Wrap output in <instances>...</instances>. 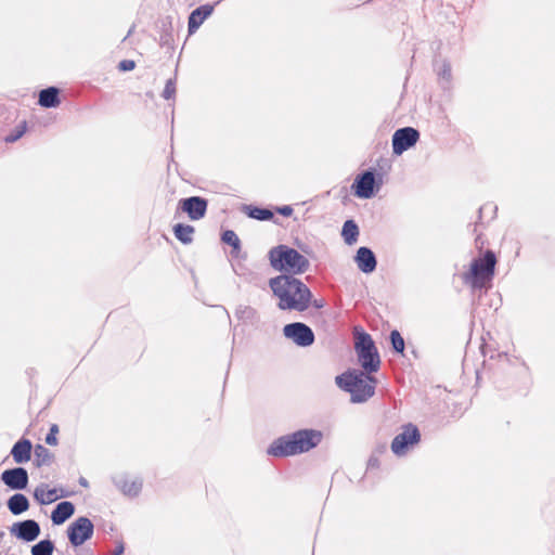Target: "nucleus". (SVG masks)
<instances>
[{"mask_svg":"<svg viewBox=\"0 0 555 555\" xmlns=\"http://www.w3.org/2000/svg\"><path fill=\"white\" fill-rule=\"evenodd\" d=\"M269 286L275 297L278 307L281 310L305 311L311 304L312 293L310 288L299 279L281 274L269 280Z\"/></svg>","mask_w":555,"mask_h":555,"instance_id":"nucleus-1","label":"nucleus"},{"mask_svg":"<svg viewBox=\"0 0 555 555\" xmlns=\"http://www.w3.org/2000/svg\"><path fill=\"white\" fill-rule=\"evenodd\" d=\"M323 439V433L318 429H299L281 436L272 441L267 453L275 457H287L307 453L317 448Z\"/></svg>","mask_w":555,"mask_h":555,"instance_id":"nucleus-2","label":"nucleus"},{"mask_svg":"<svg viewBox=\"0 0 555 555\" xmlns=\"http://www.w3.org/2000/svg\"><path fill=\"white\" fill-rule=\"evenodd\" d=\"M337 386L349 392L351 402L362 403L372 398L375 393L376 378L364 371H347L336 376Z\"/></svg>","mask_w":555,"mask_h":555,"instance_id":"nucleus-3","label":"nucleus"},{"mask_svg":"<svg viewBox=\"0 0 555 555\" xmlns=\"http://www.w3.org/2000/svg\"><path fill=\"white\" fill-rule=\"evenodd\" d=\"M271 267L280 272H288L289 275L302 274L309 267V260L298 250L288 245H278L268 253Z\"/></svg>","mask_w":555,"mask_h":555,"instance_id":"nucleus-4","label":"nucleus"},{"mask_svg":"<svg viewBox=\"0 0 555 555\" xmlns=\"http://www.w3.org/2000/svg\"><path fill=\"white\" fill-rule=\"evenodd\" d=\"M495 264L496 256L494 251L486 250L481 257L472 261L469 271L463 274V282L474 291L486 287L494 276Z\"/></svg>","mask_w":555,"mask_h":555,"instance_id":"nucleus-5","label":"nucleus"},{"mask_svg":"<svg viewBox=\"0 0 555 555\" xmlns=\"http://www.w3.org/2000/svg\"><path fill=\"white\" fill-rule=\"evenodd\" d=\"M354 350L358 361L367 374L376 373L380 367V357L372 336L363 330L354 331Z\"/></svg>","mask_w":555,"mask_h":555,"instance_id":"nucleus-6","label":"nucleus"},{"mask_svg":"<svg viewBox=\"0 0 555 555\" xmlns=\"http://www.w3.org/2000/svg\"><path fill=\"white\" fill-rule=\"evenodd\" d=\"M384 184V172H377L375 168H369L360 172L351 184L353 195L359 198L373 197Z\"/></svg>","mask_w":555,"mask_h":555,"instance_id":"nucleus-7","label":"nucleus"},{"mask_svg":"<svg viewBox=\"0 0 555 555\" xmlns=\"http://www.w3.org/2000/svg\"><path fill=\"white\" fill-rule=\"evenodd\" d=\"M94 532L93 522L85 516L78 517L67 528V537L75 547L82 545L90 540Z\"/></svg>","mask_w":555,"mask_h":555,"instance_id":"nucleus-8","label":"nucleus"},{"mask_svg":"<svg viewBox=\"0 0 555 555\" xmlns=\"http://www.w3.org/2000/svg\"><path fill=\"white\" fill-rule=\"evenodd\" d=\"M421 440V433L418 428L409 423L403 426V431L397 435L391 442V451L397 455H404L410 446L418 443Z\"/></svg>","mask_w":555,"mask_h":555,"instance_id":"nucleus-9","label":"nucleus"},{"mask_svg":"<svg viewBox=\"0 0 555 555\" xmlns=\"http://www.w3.org/2000/svg\"><path fill=\"white\" fill-rule=\"evenodd\" d=\"M286 338L293 340L299 347H309L314 343L315 336L310 326L302 322L286 324L283 328Z\"/></svg>","mask_w":555,"mask_h":555,"instance_id":"nucleus-10","label":"nucleus"},{"mask_svg":"<svg viewBox=\"0 0 555 555\" xmlns=\"http://www.w3.org/2000/svg\"><path fill=\"white\" fill-rule=\"evenodd\" d=\"M178 208L186 214L191 220L197 221L206 216L208 201L202 196H190L181 198Z\"/></svg>","mask_w":555,"mask_h":555,"instance_id":"nucleus-11","label":"nucleus"},{"mask_svg":"<svg viewBox=\"0 0 555 555\" xmlns=\"http://www.w3.org/2000/svg\"><path fill=\"white\" fill-rule=\"evenodd\" d=\"M1 481L11 490H24L28 486V472L24 467L5 469L1 474Z\"/></svg>","mask_w":555,"mask_h":555,"instance_id":"nucleus-12","label":"nucleus"},{"mask_svg":"<svg viewBox=\"0 0 555 555\" xmlns=\"http://www.w3.org/2000/svg\"><path fill=\"white\" fill-rule=\"evenodd\" d=\"M10 532L20 540L33 542L40 534V526L34 519H26L14 522L10 528Z\"/></svg>","mask_w":555,"mask_h":555,"instance_id":"nucleus-13","label":"nucleus"},{"mask_svg":"<svg viewBox=\"0 0 555 555\" xmlns=\"http://www.w3.org/2000/svg\"><path fill=\"white\" fill-rule=\"evenodd\" d=\"M354 262L363 273H372L377 267V259L370 247L361 246L354 256Z\"/></svg>","mask_w":555,"mask_h":555,"instance_id":"nucleus-14","label":"nucleus"},{"mask_svg":"<svg viewBox=\"0 0 555 555\" xmlns=\"http://www.w3.org/2000/svg\"><path fill=\"white\" fill-rule=\"evenodd\" d=\"M33 444L30 440L22 438L15 442L11 449V455L15 463L23 464L31 457Z\"/></svg>","mask_w":555,"mask_h":555,"instance_id":"nucleus-15","label":"nucleus"},{"mask_svg":"<svg viewBox=\"0 0 555 555\" xmlns=\"http://www.w3.org/2000/svg\"><path fill=\"white\" fill-rule=\"evenodd\" d=\"M75 513V505L69 501L60 502L51 513L53 525L60 526L70 518Z\"/></svg>","mask_w":555,"mask_h":555,"instance_id":"nucleus-16","label":"nucleus"},{"mask_svg":"<svg viewBox=\"0 0 555 555\" xmlns=\"http://www.w3.org/2000/svg\"><path fill=\"white\" fill-rule=\"evenodd\" d=\"M211 13L212 7L210 5H201L195 9L189 16V33H195Z\"/></svg>","mask_w":555,"mask_h":555,"instance_id":"nucleus-17","label":"nucleus"},{"mask_svg":"<svg viewBox=\"0 0 555 555\" xmlns=\"http://www.w3.org/2000/svg\"><path fill=\"white\" fill-rule=\"evenodd\" d=\"M234 315L238 321L247 325H257L260 320L258 311L247 305L237 306Z\"/></svg>","mask_w":555,"mask_h":555,"instance_id":"nucleus-18","label":"nucleus"},{"mask_svg":"<svg viewBox=\"0 0 555 555\" xmlns=\"http://www.w3.org/2000/svg\"><path fill=\"white\" fill-rule=\"evenodd\" d=\"M116 486L128 496H138L142 490V480L134 479L128 480L125 477H120L115 481Z\"/></svg>","mask_w":555,"mask_h":555,"instance_id":"nucleus-19","label":"nucleus"},{"mask_svg":"<svg viewBox=\"0 0 555 555\" xmlns=\"http://www.w3.org/2000/svg\"><path fill=\"white\" fill-rule=\"evenodd\" d=\"M7 505L13 515H21L29 508V501L25 494L15 493L9 498Z\"/></svg>","mask_w":555,"mask_h":555,"instance_id":"nucleus-20","label":"nucleus"},{"mask_svg":"<svg viewBox=\"0 0 555 555\" xmlns=\"http://www.w3.org/2000/svg\"><path fill=\"white\" fill-rule=\"evenodd\" d=\"M59 93V89L55 87L43 89L39 93L38 103L47 108L56 107L60 104Z\"/></svg>","mask_w":555,"mask_h":555,"instance_id":"nucleus-21","label":"nucleus"},{"mask_svg":"<svg viewBox=\"0 0 555 555\" xmlns=\"http://www.w3.org/2000/svg\"><path fill=\"white\" fill-rule=\"evenodd\" d=\"M243 211L251 219H256L259 221H269L274 218V214L272 210L268 208H262L254 205H244Z\"/></svg>","mask_w":555,"mask_h":555,"instance_id":"nucleus-22","label":"nucleus"},{"mask_svg":"<svg viewBox=\"0 0 555 555\" xmlns=\"http://www.w3.org/2000/svg\"><path fill=\"white\" fill-rule=\"evenodd\" d=\"M194 232L195 229L191 224L177 223L173 227V234L176 238L185 245L191 244L193 242Z\"/></svg>","mask_w":555,"mask_h":555,"instance_id":"nucleus-23","label":"nucleus"},{"mask_svg":"<svg viewBox=\"0 0 555 555\" xmlns=\"http://www.w3.org/2000/svg\"><path fill=\"white\" fill-rule=\"evenodd\" d=\"M341 236L347 245H352L358 241L359 227L354 220H346L343 224Z\"/></svg>","mask_w":555,"mask_h":555,"instance_id":"nucleus-24","label":"nucleus"},{"mask_svg":"<svg viewBox=\"0 0 555 555\" xmlns=\"http://www.w3.org/2000/svg\"><path fill=\"white\" fill-rule=\"evenodd\" d=\"M221 241L232 247V256L236 257L241 251V240L233 230H225L221 234Z\"/></svg>","mask_w":555,"mask_h":555,"instance_id":"nucleus-25","label":"nucleus"},{"mask_svg":"<svg viewBox=\"0 0 555 555\" xmlns=\"http://www.w3.org/2000/svg\"><path fill=\"white\" fill-rule=\"evenodd\" d=\"M52 459H53V454L51 453V451L48 448H46L41 444L36 446V448H35L36 466L40 467L42 465H49V464H51Z\"/></svg>","mask_w":555,"mask_h":555,"instance_id":"nucleus-26","label":"nucleus"},{"mask_svg":"<svg viewBox=\"0 0 555 555\" xmlns=\"http://www.w3.org/2000/svg\"><path fill=\"white\" fill-rule=\"evenodd\" d=\"M54 548V543L49 539H44L31 546V555H52Z\"/></svg>","mask_w":555,"mask_h":555,"instance_id":"nucleus-27","label":"nucleus"},{"mask_svg":"<svg viewBox=\"0 0 555 555\" xmlns=\"http://www.w3.org/2000/svg\"><path fill=\"white\" fill-rule=\"evenodd\" d=\"M389 338L392 350L402 354L405 348V343L401 334L397 330H393L390 332Z\"/></svg>","mask_w":555,"mask_h":555,"instance_id":"nucleus-28","label":"nucleus"},{"mask_svg":"<svg viewBox=\"0 0 555 555\" xmlns=\"http://www.w3.org/2000/svg\"><path fill=\"white\" fill-rule=\"evenodd\" d=\"M420 132L415 128L404 127L395 131L391 139H418Z\"/></svg>","mask_w":555,"mask_h":555,"instance_id":"nucleus-29","label":"nucleus"},{"mask_svg":"<svg viewBox=\"0 0 555 555\" xmlns=\"http://www.w3.org/2000/svg\"><path fill=\"white\" fill-rule=\"evenodd\" d=\"M417 141H392L393 154L401 155L403 152L413 147Z\"/></svg>","mask_w":555,"mask_h":555,"instance_id":"nucleus-30","label":"nucleus"},{"mask_svg":"<svg viewBox=\"0 0 555 555\" xmlns=\"http://www.w3.org/2000/svg\"><path fill=\"white\" fill-rule=\"evenodd\" d=\"M176 78H170L166 81L165 88L163 90L162 96L165 100H171L176 96Z\"/></svg>","mask_w":555,"mask_h":555,"instance_id":"nucleus-31","label":"nucleus"},{"mask_svg":"<svg viewBox=\"0 0 555 555\" xmlns=\"http://www.w3.org/2000/svg\"><path fill=\"white\" fill-rule=\"evenodd\" d=\"M46 496H47V499H46L47 504H50V503H53L54 501H56L60 498L68 496V493L64 492L63 490H61V493L59 494L56 488H53V489H47L46 488Z\"/></svg>","mask_w":555,"mask_h":555,"instance_id":"nucleus-32","label":"nucleus"},{"mask_svg":"<svg viewBox=\"0 0 555 555\" xmlns=\"http://www.w3.org/2000/svg\"><path fill=\"white\" fill-rule=\"evenodd\" d=\"M46 488H48V486L46 483H41L34 491V498L40 504H47Z\"/></svg>","mask_w":555,"mask_h":555,"instance_id":"nucleus-33","label":"nucleus"},{"mask_svg":"<svg viewBox=\"0 0 555 555\" xmlns=\"http://www.w3.org/2000/svg\"><path fill=\"white\" fill-rule=\"evenodd\" d=\"M498 207L493 204H486L479 208V220H482L483 215L490 214L489 219H493Z\"/></svg>","mask_w":555,"mask_h":555,"instance_id":"nucleus-34","label":"nucleus"},{"mask_svg":"<svg viewBox=\"0 0 555 555\" xmlns=\"http://www.w3.org/2000/svg\"><path fill=\"white\" fill-rule=\"evenodd\" d=\"M57 433H59V426L56 424H53L50 427V430L46 436V443L49 446H56L57 444V439H56Z\"/></svg>","mask_w":555,"mask_h":555,"instance_id":"nucleus-35","label":"nucleus"},{"mask_svg":"<svg viewBox=\"0 0 555 555\" xmlns=\"http://www.w3.org/2000/svg\"><path fill=\"white\" fill-rule=\"evenodd\" d=\"M26 130L27 124L26 121H22L16 126L15 131L5 139H21L26 133Z\"/></svg>","mask_w":555,"mask_h":555,"instance_id":"nucleus-36","label":"nucleus"},{"mask_svg":"<svg viewBox=\"0 0 555 555\" xmlns=\"http://www.w3.org/2000/svg\"><path fill=\"white\" fill-rule=\"evenodd\" d=\"M438 76L449 81L451 79V66L449 63L443 62L438 68Z\"/></svg>","mask_w":555,"mask_h":555,"instance_id":"nucleus-37","label":"nucleus"},{"mask_svg":"<svg viewBox=\"0 0 555 555\" xmlns=\"http://www.w3.org/2000/svg\"><path fill=\"white\" fill-rule=\"evenodd\" d=\"M118 67L124 72L132 70L135 67V63L131 60H124L119 63Z\"/></svg>","mask_w":555,"mask_h":555,"instance_id":"nucleus-38","label":"nucleus"},{"mask_svg":"<svg viewBox=\"0 0 555 555\" xmlns=\"http://www.w3.org/2000/svg\"><path fill=\"white\" fill-rule=\"evenodd\" d=\"M276 212L284 216V217H291L293 215V207L289 206V205H284V206H281V207H276Z\"/></svg>","mask_w":555,"mask_h":555,"instance_id":"nucleus-39","label":"nucleus"},{"mask_svg":"<svg viewBox=\"0 0 555 555\" xmlns=\"http://www.w3.org/2000/svg\"><path fill=\"white\" fill-rule=\"evenodd\" d=\"M310 305H312L315 309H321L324 307L323 300H313Z\"/></svg>","mask_w":555,"mask_h":555,"instance_id":"nucleus-40","label":"nucleus"},{"mask_svg":"<svg viewBox=\"0 0 555 555\" xmlns=\"http://www.w3.org/2000/svg\"><path fill=\"white\" fill-rule=\"evenodd\" d=\"M124 545L119 544L118 546H116L113 555H121L124 553Z\"/></svg>","mask_w":555,"mask_h":555,"instance_id":"nucleus-41","label":"nucleus"},{"mask_svg":"<svg viewBox=\"0 0 555 555\" xmlns=\"http://www.w3.org/2000/svg\"><path fill=\"white\" fill-rule=\"evenodd\" d=\"M377 465H378V461H377V459H375V457H373V456H372V457H370V460H369V466H370V467H375V466H377Z\"/></svg>","mask_w":555,"mask_h":555,"instance_id":"nucleus-42","label":"nucleus"},{"mask_svg":"<svg viewBox=\"0 0 555 555\" xmlns=\"http://www.w3.org/2000/svg\"><path fill=\"white\" fill-rule=\"evenodd\" d=\"M79 483H80V486H82L85 488H87L89 486L88 480L83 477H80Z\"/></svg>","mask_w":555,"mask_h":555,"instance_id":"nucleus-43","label":"nucleus"},{"mask_svg":"<svg viewBox=\"0 0 555 555\" xmlns=\"http://www.w3.org/2000/svg\"><path fill=\"white\" fill-rule=\"evenodd\" d=\"M380 162H383L385 164V166H383V165H380V163H378L380 170H384L385 167L390 168V165L388 164V162L386 159H382Z\"/></svg>","mask_w":555,"mask_h":555,"instance_id":"nucleus-44","label":"nucleus"},{"mask_svg":"<svg viewBox=\"0 0 555 555\" xmlns=\"http://www.w3.org/2000/svg\"><path fill=\"white\" fill-rule=\"evenodd\" d=\"M4 535L3 531H0V539Z\"/></svg>","mask_w":555,"mask_h":555,"instance_id":"nucleus-45","label":"nucleus"}]
</instances>
